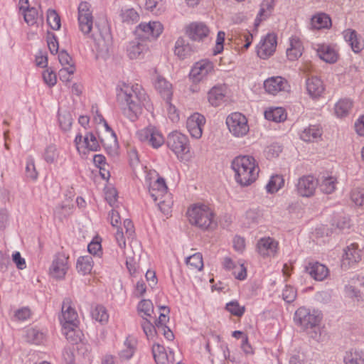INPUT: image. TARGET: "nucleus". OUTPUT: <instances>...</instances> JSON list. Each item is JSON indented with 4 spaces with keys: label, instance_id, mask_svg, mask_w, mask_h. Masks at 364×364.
Returning <instances> with one entry per match:
<instances>
[{
    "label": "nucleus",
    "instance_id": "obj_1",
    "mask_svg": "<svg viewBox=\"0 0 364 364\" xmlns=\"http://www.w3.org/2000/svg\"><path fill=\"white\" fill-rule=\"evenodd\" d=\"M117 100L123 114L132 122L137 119L143 107L148 111L152 109L149 96L139 84H123L117 90Z\"/></svg>",
    "mask_w": 364,
    "mask_h": 364
},
{
    "label": "nucleus",
    "instance_id": "obj_2",
    "mask_svg": "<svg viewBox=\"0 0 364 364\" xmlns=\"http://www.w3.org/2000/svg\"><path fill=\"white\" fill-rule=\"evenodd\" d=\"M189 223L203 230H212L217 227L213 210L208 205L198 203L191 205L187 210Z\"/></svg>",
    "mask_w": 364,
    "mask_h": 364
},
{
    "label": "nucleus",
    "instance_id": "obj_3",
    "mask_svg": "<svg viewBox=\"0 0 364 364\" xmlns=\"http://www.w3.org/2000/svg\"><path fill=\"white\" fill-rule=\"evenodd\" d=\"M255 161H232L231 168L235 173V180L242 186H247L254 182L259 173Z\"/></svg>",
    "mask_w": 364,
    "mask_h": 364
},
{
    "label": "nucleus",
    "instance_id": "obj_4",
    "mask_svg": "<svg viewBox=\"0 0 364 364\" xmlns=\"http://www.w3.org/2000/svg\"><path fill=\"white\" fill-rule=\"evenodd\" d=\"M97 32L90 36L95 42L97 55L102 58H107L110 53L112 47V36L110 28L106 21L96 23Z\"/></svg>",
    "mask_w": 364,
    "mask_h": 364
},
{
    "label": "nucleus",
    "instance_id": "obj_5",
    "mask_svg": "<svg viewBox=\"0 0 364 364\" xmlns=\"http://www.w3.org/2000/svg\"><path fill=\"white\" fill-rule=\"evenodd\" d=\"M294 320L296 325L305 330L317 326L321 321V317L315 311H311L309 309L300 307L296 311Z\"/></svg>",
    "mask_w": 364,
    "mask_h": 364
},
{
    "label": "nucleus",
    "instance_id": "obj_6",
    "mask_svg": "<svg viewBox=\"0 0 364 364\" xmlns=\"http://www.w3.org/2000/svg\"><path fill=\"white\" fill-rule=\"evenodd\" d=\"M214 72L213 63L208 59H202L193 64L189 77L193 82L198 83L205 80Z\"/></svg>",
    "mask_w": 364,
    "mask_h": 364
},
{
    "label": "nucleus",
    "instance_id": "obj_7",
    "mask_svg": "<svg viewBox=\"0 0 364 364\" xmlns=\"http://www.w3.org/2000/svg\"><path fill=\"white\" fill-rule=\"evenodd\" d=\"M164 26L159 21L142 22L135 29L136 36L142 40H154L163 32Z\"/></svg>",
    "mask_w": 364,
    "mask_h": 364
},
{
    "label": "nucleus",
    "instance_id": "obj_8",
    "mask_svg": "<svg viewBox=\"0 0 364 364\" xmlns=\"http://www.w3.org/2000/svg\"><path fill=\"white\" fill-rule=\"evenodd\" d=\"M226 124L230 132L237 137L243 136L249 132L247 119L240 112H234L228 115Z\"/></svg>",
    "mask_w": 364,
    "mask_h": 364
},
{
    "label": "nucleus",
    "instance_id": "obj_9",
    "mask_svg": "<svg viewBox=\"0 0 364 364\" xmlns=\"http://www.w3.org/2000/svg\"><path fill=\"white\" fill-rule=\"evenodd\" d=\"M167 145L178 157H182L190 151L188 137L176 131L168 134Z\"/></svg>",
    "mask_w": 364,
    "mask_h": 364
},
{
    "label": "nucleus",
    "instance_id": "obj_10",
    "mask_svg": "<svg viewBox=\"0 0 364 364\" xmlns=\"http://www.w3.org/2000/svg\"><path fill=\"white\" fill-rule=\"evenodd\" d=\"M138 139L154 149H158L164 144L161 133L153 126H149L137 132Z\"/></svg>",
    "mask_w": 364,
    "mask_h": 364
},
{
    "label": "nucleus",
    "instance_id": "obj_11",
    "mask_svg": "<svg viewBox=\"0 0 364 364\" xmlns=\"http://www.w3.org/2000/svg\"><path fill=\"white\" fill-rule=\"evenodd\" d=\"M318 186V179L312 175H305L298 178L296 191L301 197L310 198L314 195Z\"/></svg>",
    "mask_w": 364,
    "mask_h": 364
},
{
    "label": "nucleus",
    "instance_id": "obj_12",
    "mask_svg": "<svg viewBox=\"0 0 364 364\" xmlns=\"http://www.w3.org/2000/svg\"><path fill=\"white\" fill-rule=\"evenodd\" d=\"M78 23L80 30L84 35H89L93 26L92 11L87 2H81L78 6Z\"/></svg>",
    "mask_w": 364,
    "mask_h": 364
},
{
    "label": "nucleus",
    "instance_id": "obj_13",
    "mask_svg": "<svg viewBox=\"0 0 364 364\" xmlns=\"http://www.w3.org/2000/svg\"><path fill=\"white\" fill-rule=\"evenodd\" d=\"M75 143L79 152H94L99 147L98 141L95 136L92 132H88L83 137L81 134H77L75 139Z\"/></svg>",
    "mask_w": 364,
    "mask_h": 364
},
{
    "label": "nucleus",
    "instance_id": "obj_14",
    "mask_svg": "<svg viewBox=\"0 0 364 364\" xmlns=\"http://www.w3.org/2000/svg\"><path fill=\"white\" fill-rule=\"evenodd\" d=\"M72 301L70 298H65L62 304V315L60 317V323L63 326H77V314L71 306Z\"/></svg>",
    "mask_w": 364,
    "mask_h": 364
},
{
    "label": "nucleus",
    "instance_id": "obj_15",
    "mask_svg": "<svg viewBox=\"0 0 364 364\" xmlns=\"http://www.w3.org/2000/svg\"><path fill=\"white\" fill-rule=\"evenodd\" d=\"M68 259L65 254H56L49 269L50 274L54 278L63 279L68 269Z\"/></svg>",
    "mask_w": 364,
    "mask_h": 364
},
{
    "label": "nucleus",
    "instance_id": "obj_16",
    "mask_svg": "<svg viewBox=\"0 0 364 364\" xmlns=\"http://www.w3.org/2000/svg\"><path fill=\"white\" fill-rule=\"evenodd\" d=\"M362 259V251L358 245L352 243L344 250V254L342 257L341 267L343 269H348L351 266L358 263Z\"/></svg>",
    "mask_w": 364,
    "mask_h": 364
},
{
    "label": "nucleus",
    "instance_id": "obj_17",
    "mask_svg": "<svg viewBox=\"0 0 364 364\" xmlns=\"http://www.w3.org/2000/svg\"><path fill=\"white\" fill-rule=\"evenodd\" d=\"M361 288H364V277H353L348 280V284L345 286V294L347 296L359 301L362 299L364 294Z\"/></svg>",
    "mask_w": 364,
    "mask_h": 364
},
{
    "label": "nucleus",
    "instance_id": "obj_18",
    "mask_svg": "<svg viewBox=\"0 0 364 364\" xmlns=\"http://www.w3.org/2000/svg\"><path fill=\"white\" fill-rule=\"evenodd\" d=\"M265 91L272 95L281 92H287L289 85L286 79L281 76H275L267 78L264 82Z\"/></svg>",
    "mask_w": 364,
    "mask_h": 364
},
{
    "label": "nucleus",
    "instance_id": "obj_19",
    "mask_svg": "<svg viewBox=\"0 0 364 364\" xmlns=\"http://www.w3.org/2000/svg\"><path fill=\"white\" fill-rule=\"evenodd\" d=\"M205 118L199 113H194L186 121V127L192 137L199 139L202 136Z\"/></svg>",
    "mask_w": 364,
    "mask_h": 364
},
{
    "label": "nucleus",
    "instance_id": "obj_20",
    "mask_svg": "<svg viewBox=\"0 0 364 364\" xmlns=\"http://www.w3.org/2000/svg\"><path fill=\"white\" fill-rule=\"evenodd\" d=\"M277 47V37L274 34L269 33L261 41L257 47V55L261 58L272 55Z\"/></svg>",
    "mask_w": 364,
    "mask_h": 364
},
{
    "label": "nucleus",
    "instance_id": "obj_21",
    "mask_svg": "<svg viewBox=\"0 0 364 364\" xmlns=\"http://www.w3.org/2000/svg\"><path fill=\"white\" fill-rule=\"evenodd\" d=\"M167 186L162 178H158L153 183L149 184V193L154 201L159 200V204L164 202L163 198L167 193Z\"/></svg>",
    "mask_w": 364,
    "mask_h": 364
},
{
    "label": "nucleus",
    "instance_id": "obj_22",
    "mask_svg": "<svg viewBox=\"0 0 364 364\" xmlns=\"http://www.w3.org/2000/svg\"><path fill=\"white\" fill-rule=\"evenodd\" d=\"M125 230V234L128 238L133 237L134 235V227L132 221L129 219H125L123 222V228L117 227L115 233V239L122 249L126 247V240L123 230Z\"/></svg>",
    "mask_w": 364,
    "mask_h": 364
},
{
    "label": "nucleus",
    "instance_id": "obj_23",
    "mask_svg": "<svg viewBox=\"0 0 364 364\" xmlns=\"http://www.w3.org/2000/svg\"><path fill=\"white\" fill-rule=\"evenodd\" d=\"M278 242L272 237L261 238L257 242L258 252L263 257H273L277 251Z\"/></svg>",
    "mask_w": 364,
    "mask_h": 364
},
{
    "label": "nucleus",
    "instance_id": "obj_24",
    "mask_svg": "<svg viewBox=\"0 0 364 364\" xmlns=\"http://www.w3.org/2000/svg\"><path fill=\"white\" fill-rule=\"evenodd\" d=\"M208 33L207 26L200 22L192 23L186 28V34L193 41H201L207 37Z\"/></svg>",
    "mask_w": 364,
    "mask_h": 364
},
{
    "label": "nucleus",
    "instance_id": "obj_25",
    "mask_svg": "<svg viewBox=\"0 0 364 364\" xmlns=\"http://www.w3.org/2000/svg\"><path fill=\"white\" fill-rule=\"evenodd\" d=\"M306 272L315 280L323 281L328 275V269L318 262H311L306 267Z\"/></svg>",
    "mask_w": 364,
    "mask_h": 364
},
{
    "label": "nucleus",
    "instance_id": "obj_26",
    "mask_svg": "<svg viewBox=\"0 0 364 364\" xmlns=\"http://www.w3.org/2000/svg\"><path fill=\"white\" fill-rule=\"evenodd\" d=\"M155 89L159 92L161 96L167 102L172 96V85L161 75H157L154 79Z\"/></svg>",
    "mask_w": 364,
    "mask_h": 364
},
{
    "label": "nucleus",
    "instance_id": "obj_27",
    "mask_svg": "<svg viewBox=\"0 0 364 364\" xmlns=\"http://www.w3.org/2000/svg\"><path fill=\"white\" fill-rule=\"evenodd\" d=\"M306 88L308 94L312 98L320 97L324 90L323 82L316 76L309 77L306 79Z\"/></svg>",
    "mask_w": 364,
    "mask_h": 364
},
{
    "label": "nucleus",
    "instance_id": "obj_28",
    "mask_svg": "<svg viewBox=\"0 0 364 364\" xmlns=\"http://www.w3.org/2000/svg\"><path fill=\"white\" fill-rule=\"evenodd\" d=\"M346 41L350 46L355 53L360 52L364 48V41L357 33L351 29L346 30L343 32Z\"/></svg>",
    "mask_w": 364,
    "mask_h": 364
},
{
    "label": "nucleus",
    "instance_id": "obj_29",
    "mask_svg": "<svg viewBox=\"0 0 364 364\" xmlns=\"http://www.w3.org/2000/svg\"><path fill=\"white\" fill-rule=\"evenodd\" d=\"M147 49L148 47L144 43L139 41H133L129 43L127 52L130 59H140L143 58Z\"/></svg>",
    "mask_w": 364,
    "mask_h": 364
},
{
    "label": "nucleus",
    "instance_id": "obj_30",
    "mask_svg": "<svg viewBox=\"0 0 364 364\" xmlns=\"http://www.w3.org/2000/svg\"><path fill=\"white\" fill-rule=\"evenodd\" d=\"M289 42L290 46L287 50V56L289 60L294 61L301 56L304 48L300 39L297 37H291Z\"/></svg>",
    "mask_w": 364,
    "mask_h": 364
},
{
    "label": "nucleus",
    "instance_id": "obj_31",
    "mask_svg": "<svg viewBox=\"0 0 364 364\" xmlns=\"http://www.w3.org/2000/svg\"><path fill=\"white\" fill-rule=\"evenodd\" d=\"M274 0H263L260 4L259 13L255 21V26H258L259 23L267 19L273 11Z\"/></svg>",
    "mask_w": 364,
    "mask_h": 364
},
{
    "label": "nucleus",
    "instance_id": "obj_32",
    "mask_svg": "<svg viewBox=\"0 0 364 364\" xmlns=\"http://www.w3.org/2000/svg\"><path fill=\"white\" fill-rule=\"evenodd\" d=\"M318 180L320 190L325 194H331L336 189L337 178L328 174H323Z\"/></svg>",
    "mask_w": 364,
    "mask_h": 364
},
{
    "label": "nucleus",
    "instance_id": "obj_33",
    "mask_svg": "<svg viewBox=\"0 0 364 364\" xmlns=\"http://www.w3.org/2000/svg\"><path fill=\"white\" fill-rule=\"evenodd\" d=\"M353 108V101L348 98L338 100L334 106V113L337 117H347Z\"/></svg>",
    "mask_w": 364,
    "mask_h": 364
},
{
    "label": "nucleus",
    "instance_id": "obj_34",
    "mask_svg": "<svg viewBox=\"0 0 364 364\" xmlns=\"http://www.w3.org/2000/svg\"><path fill=\"white\" fill-rule=\"evenodd\" d=\"M225 96V88L221 85L214 86L208 93V102L214 107L219 106Z\"/></svg>",
    "mask_w": 364,
    "mask_h": 364
},
{
    "label": "nucleus",
    "instance_id": "obj_35",
    "mask_svg": "<svg viewBox=\"0 0 364 364\" xmlns=\"http://www.w3.org/2000/svg\"><path fill=\"white\" fill-rule=\"evenodd\" d=\"M322 132L316 125H310L300 134V138L306 142H314L321 136Z\"/></svg>",
    "mask_w": 364,
    "mask_h": 364
},
{
    "label": "nucleus",
    "instance_id": "obj_36",
    "mask_svg": "<svg viewBox=\"0 0 364 364\" xmlns=\"http://www.w3.org/2000/svg\"><path fill=\"white\" fill-rule=\"evenodd\" d=\"M317 54L321 60L328 63H333L338 59L336 52L327 45L318 46Z\"/></svg>",
    "mask_w": 364,
    "mask_h": 364
},
{
    "label": "nucleus",
    "instance_id": "obj_37",
    "mask_svg": "<svg viewBox=\"0 0 364 364\" xmlns=\"http://www.w3.org/2000/svg\"><path fill=\"white\" fill-rule=\"evenodd\" d=\"M343 362L345 364H364V351L352 349L346 352Z\"/></svg>",
    "mask_w": 364,
    "mask_h": 364
},
{
    "label": "nucleus",
    "instance_id": "obj_38",
    "mask_svg": "<svg viewBox=\"0 0 364 364\" xmlns=\"http://www.w3.org/2000/svg\"><path fill=\"white\" fill-rule=\"evenodd\" d=\"M93 266L92 257L90 255L80 257L76 263L77 272L82 275L90 274Z\"/></svg>",
    "mask_w": 364,
    "mask_h": 364
},
{
    "label": "nucleus",
    "instance_id": "obj_39",
    "mask_svg": "<svg viewBox=\"0 0 364 364\" xmlns=\"http://www.w3.org/2000/svg\"><path fill=\"white\" fill-rule=\"evenodd\" d=\"M191 53L192 49L190 45L183 38H178L175 43V55L183 59L191 55Z\"/></svg>",
    "mask_w": 364,
    "mask_h": 364
},
{
    "label": "nucleus",
    "instance_id": "obj_40",
    "mask_svg": "<svg viewBox=\"0 0 364 364\" xmlns=\"http://www.w3.org/2000/svg\"><path fill=\"white\" fill-rule=\"evenodd\" d=\"M262 213L258 208L247 210L244 216V224L247 227L257 225L262 220Z\"/></svg>",
    "mask_w": 364,
    "mask_h": 364
},
{
    "label": "nucleus",
    "instance_id": "obj_41",
    "mask_svg": "<svg viewBox=\"0 0 364 364\" xmlns=\"http://www.w3.org/2000/svg\"><path fill=\"white\" fill-rule=\"evenodd\" d=\"M264 117L267 120L281 122L286 119L287 114L282 107H274L265 111Z\"/></svg>",
    "mask_w": 364,
    "mask_h": 364
},
{
    "label": "nucleus",
    "instance_id": "obj_42",
    "mask_svg": "<svg viewBox=\"0 0 364 364\" xmlns=\"http://www.w3.org/2000/svg\"><path fill=\"white\" fill-rule=\"evenodd\" d=\"M25 338L28 343L38 345L43 341L45 334L38 328H30L26 330Z\"/></svg>",
    "mask_w": 364,
    "mask_h": 364
},
{
    "label": "nucleus",
    "instance_id": "obj_43",
    "mask_svg": "<svg viewBox=\"0 0 364 364\" xmlns=\"http://www.w3.org/2000/svg\"><path fill=\"white\" fill-rule=\"evenodd\" d=\"M331 23V18L325 14L315 15L311 20V27L317 30L328 28Z\"/></svg>",
    "mask_w": 364,
    "mask_h": 364
},
{
    "label": "nucleus",
    "instance_id": "obj_44",
    "mask_svg": "<svg viewBox=\"0 0 364 364\" xmlns=\"http://www.w3.org/2000/svg\"><path fill=\"white\" fill-rule=\"evenodd\" d=\"M136 343L133 338L128 337L126 338L124 343V348L119 353L121 359L129 360L132 357L135 351Z\"/></svg>",
    "mask_w": 364,
    "mask_h": 364
},
{
    "label": "nucleus",
    "instance_id": "obj_45",
    "mask_svg": "<svg viewBox=\"0 0 364 364\" xmlns=\"http://www.w3.org/2000/svg\"><path fill=\"white\" fill-rule=\"evenodd\" d=\"M91 316L93 319L102 323H107L109 318L105 307L100 304H97L92 308Z\"/></svg>",
    "mask_w": 364,
    "mask_h": 364
},
{
    "label": "nucleus",
    "instance_id": "obj_46",
    "mask_svg": "<svg viewBox=\"0 0 364 364\" xmlns=\"http://www.w3.org/2000/svg\"><path fill=\"white\" fill-rule=\"evenodd\" d=\"M284 184V180L282 176L279 174L273 175L266 186L267 191L269 193H274L277 192Z\"/></svg>",
    "mask_w": 364,
    "mask_h": 364
},
{
    "label": "nucleus",
    "instance_id": "obj_47",
    "mask_svg": "<svg viewBox=\"0 0 364 364\" xmlns=\"http://www.w3.org/2000/svg\"><path fill=\"white\" fill-rule=\"evenodd\" d=\"M152 353L156 364H164L167 360V354L164 347L158 343L153 346Z\"/></svg>",
    "mask_w": 364,
    "mask_h": 364
},
{
    "label": "nucleus",
    "instance_id": "obj_48",
    "mask_svg": "<svg viewBox=\"0 0 364 364\" xmlns=\"http://www.w3.org/2000/svg\"><path fill=\"white\" fill-rule=\"evenodd\" d=\"M77 326H63L62 333L65 336L66 339L72 343H75L80 339L78 332L77 331Z\"/></svg>",
    "mask_w": 364,
    "mask_h": 364
},
{
    "label": "nucleus",
    "instance_id": "obj_49",
    "mask_svg": "<svg viewBox=\"0 0 364 364\" xmlns=\"http://www.w3.org/2000/svg\"><path fill=\"white\" fill-rule=\"evenodd\" d=\"M186 262L193 269L201 270L203 267V256L200 252L188 257Z\"/></svg>",
    "mask_w": 364,
    "mask_h": 364
},
{
    "label": "nucleus",
    "instance_id": "obj_50",
    "mask_svg": "<svg viewBox=\"0 0 364 364\" xmlns=\"http://www.w3.org/2000/svg\"><path fill=\"white\" fill-rule=\"evenodd\" d=\"M224 266L226 269H230L232 268L238 269L240 271L237 273L236 270L234 272L235 278L240 280H243L246 278L247 272L246 269L242 264L236 267L234 266L233 262L230 258H225L224 260Z\"/></svg>",
    "mask_w": 364,
    "mask_h": 364
},
{
    "label": "nucleus",
    "instance_id": "obj_51",
    "mask_svg": "<svg viewBox=\"0 0 364 364\" xmlns=\"http://www.w3.org/2000/svg\"><path fill=\"white\" fill-rule=\"evenodd\" d=\"M73 208V205L70 203L58 205L55 208L54 215L60 220H63L72 213Z\"/></svg>",
    "mask_w": 364,
    "mask_h": 364
},
{
    "label": "nucleus",
    "instance_id": "obj_52",
    "mask_svg": "<svg viewBox=\"0 0 364 364\" xmlns=\"http://www.w3.org/2000/svg\"><path fill=\"white\" fill-rule=\"evenodd\" d=\"M225 309L232 315L237 317L242 316L245 311V307L240 306L237 301H232L228 303Z\"/></svg>",
    "mask_w": 364,
    "mask_h": 364
},
{
    "label": "nucleus",
    "instance_id": "obj_53",
    "mask_svg": "<svg viewBox=\"0 0 364 364\" xmlns=\"http://www.w3.org/2000/svg\"><path fill=\"white\" fill-rule=\"evenodd\" d=\"M137 309L144 316L151 317L154 312V305L149 299H142L138 304Z\"/></svg>",
    "mask_w": 364,
    "mask_h": 364
},
{
    "label": "nucleus",
    "instance_id": "obj_54",
    "mask_svg": "<svg viewBox=\"0 0 364 364\" xmlns=\"http://www.w3.org/2000/svg\"><path fill=\"white\" fill-rule=\"evenodd\" d=\"M47 21L50 28L53 30H58L60 27V16L54 10L48 11Z\"/></svg>",
    "mask_w": 364,
    "mask_h": 364
},
{
    "label": "nucleus",
    "instance_id": "obj_55",
    "mask_svg": "<svg viewBox=\"0 0 364 364\" xmlns=\"http://www.w3.org/2000/svg\"><path fill=\"white\" fill-rule=\"evenodd\" d=\"M23 16L25 21L28 25L33 26L37 22L38 13L37 10L33 7L26 8V9L23 11Z\"/></svg>",
    "mask_w": 364,
    "mask_h": 364
},
{
    "label": "nucleus",
    "instance_id": "obj_56",
    "mask_svg": "<svg viewBox=\"0 0 364 364\" xmlns=\"http://www.w3.org/2000/svg\"><path fill=\"white\" fill-rule=\"evenodd\" d=\"M282 150L281 146L277 144H273L264 149V154L267 159H274L279 157Z\"/></svg>",
    "mask_w": 364,
    "mask_h": 364
},
{
    "label": "nucleus",
    "instance_id": "obj_57",
    "mask_svg": "<svg viewBox=\"0 0 364 364\" xmlns=\"http://www.w3.org/2000/svg\"><path fill=\"white\" fill-rule=\"evenodd\" d=\"M121 17L124 22H134L139 18L138 13L134 9H122Z\"/></svg>",
    "mask_w": 364,
    "mask_h": 364
},
{
    "label": "nucleus",
    "instance_id": "obj_58",
    "mask_svg": "<svg viewBox=\"0 0 364 364\" xmlns=\"http://www.w3.org/2000/svg\"><path fill=\"white\" fill-rule=\"evenodd\" d=\"M105 197L109 205L114 207L117 201V191L113 187H106L105 188Z\"/></svg>",
    "mask_w": 364,
    "mask_h": 364
},
{
    "label": "nucleus",
    "instance_id": "obj_59",
    "mask_svg": "<svg viewBox=\"0 0 364 364\" xmlns=\"http://www.w3.org/2000/svg\"><path fill=\"white\" fill-rule=\"evenodd\" d=\"M59 124L62 129L67 131L70 129L73 119L71 114L69 112L59 113L58 114Z\"/></svg>",
    "mask_w": 364,
    "mask_h": 364
},
{
    "label": "nucleus",
    "instance_id": "obj_60",
    "mask_svg": "<svg viewBox=\"0 0 364 364\" xmlns=\"http://www.w3.org/2000/svg\"><path fill=\"white\" fill-rule=\"evenodd\" d=\"M103 126L105 128V131L108 134V139H101V141L104 144L105 146L107 145V143L109 144L110 146L112 144L115 146L117 145V136L113 130L109 127L106 121H104Z\"/></svg>",
    "mask_w": 364,
    "mask_h": 364
},
{
    "label": "nucleus",
    "instance_id": "obj_61",
    "mask_svg": "<svg viewBox=\"0 0 364 364\" xmlns=\"http://www.w3.org/2000/svg\"><path fill=\"white\" fill-rule=\"evenodd\" d=\"M143 318V321L141 322V328L146 336L147 338L149 339L154 336V333H156V329L150 321H149L146 318H144V316H141Z\"/></svg>",
    "mask_w": 364,
    "mask_h": 364
},
{
    "label": "nucleus",
    "instance_id": "obj_62",
    "mask_svg": "<svg viewBox=\"0 0 364 364\" xmlns=\"http://www.w3.org/2000/svg\"><path fill=\"white\" fill-rule=\"evenodd\" d=\"M96 167L99 169L101 177L105 180H108L110 177L109 165L106 161H93Z\"/></svg>",
    "mask_w": 364,
    "mask_h": 364
},
{
    "label": "nucleus",
    "instance_id": "obj_63",
    "mask_svg": "<svg viewBox=\"0 0 364 364\" xmlns=\"http://www.w3.org/2000/svg\"><path fill=\"white\" fill-rule=\"evenodd\" d=\"M161 1L162 0H146V9L156 15L161 13Z\"/></svg>",
    "mask_w": 364,
    "mask_h": 364
},
{
    "label": "nucleus",
    "instance_id": "obj_64",
    "mask_svg": "<svg viewBox=\"0 0 364 364\" xmlns=\"http://www.w3.org/2000/svg\"><path fill=\"white\" fill-rule=\"evenodd\" d=\"M350 198L356 205H362L364 203V188H354L351 191Z\"/></svg>",
    "mask_w": 364,
    "mask_h": 364
}]
</instances>
